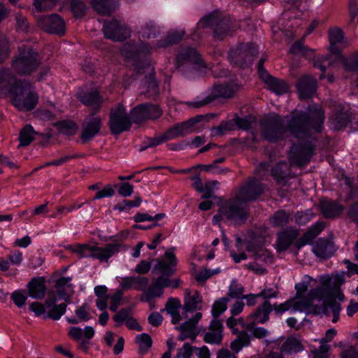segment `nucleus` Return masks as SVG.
<instances>
[{
	"instance_id": "nucleus-46",
	"label": "nucleus",
	"mask_w": 358,
	"mask_h": 358,
	"mask_svg": "<svg viewBox=\"0 0 358 358\" xmlns=\"http://www.w3.org/2000/svg\"><path fill=\"white\" fill-rule=\"evenodd\" d=\"M132 315V310L129 308H124L119 311L117 310L116 313L113 316V320L115 322V327H119L122 325V324H125L129 317Z\"/></svg>"
},
{
	"instance_id": "nucleus-49",
	"label": "nucleus",
	"mask_w": 358,
	"mask_h": 358,
	"mask_svg": "<svg viewBox=\"0 0 358 358\" xmlns=\"http://www.w3.org/2000/svg\"><path fill=\"white\" fill-rule=\"evenodd\" d=\"M246 250L248 252H253L255 258L257 260H262L265 262H271L272 255L268 250H265L262 248L254 249L250 245H247Z\"/></svg>"
},
{
	"instance_id": "nucleus-42",
	"label": "nucleus",
	"mask_w": 358,
	"mask_h": 358,
	"mask_svg": "<svg viewBox=\"0 0 358 358\" xmlns=\"http://www.w3.org/2000/svg\"><path fill=\"white\" fill-rule=\"evenodd\" d=\"M34 128L30 124H26L20 132V146L29 145L34 139Z\"/></svg>"
},
{
	"instance_id": "nucleus-55",
	"label": "nucleus",
	"mask_w": 358,
	"mask_h": 358,
	"mask_svg": "<svg viewBox=\"0 0 358 358\" xmlns=\"http://www.w3.org/2000/svg\"><path fill=\"white\" fill-rule=\"evenodd\" d=\"M90 310V306L85 303L76 310L75 313L80 322H87L92 318Z\"/></svg>"
},
{
	"instance_id": "nucleus-22",
	"label": "nucleus",
	"mask_w": 358,
	"mask_h": 358,
	"mask_svg": "<svg viewBox=\"0 0 358 358\" xmlns=\"http://www.w3.org/2000/svg\"><path fill=\"white\" fill-rule=\"evenodd\" d=\"M79 101L84 105L92 108L91 112L96 113L99 111L103 103V98L97 90L83 92L78 94Z\"/></svg>"
},
{
	"instance_id": "nucleus-62",
	"label": "nucleus",
	"mask_w": 358,
	"mask_h": 358,
	"mask_svg": "<svg viewBox=\"0 0 358 358\" xmlns=\"http://www.w3.org/2000/svg\"><path fill=\"white\" fill-rule=\"evenodd\" d=\"M16 29L18 31L27 32L29 28V23L27 17L20 13L15 15Z\"/></svg>"
},
{
	"instance_id": "nucleus-15",
	"label": "nucleus",
	"mask_w": 358,
	"mask_h": 358,
	"mask_svg": "<svg viewBox=\"0 0 358 358\" xmlns=\"http://www.w3.org/2000/svg\"><path fill=\"white\" fill-rule=\"evenodd\" d=\"M234 90L231 84L215 85L211 94L203 99L187 102L189 107L198 108L204 106L217 98H231L234 95Z\"/></svg>"
},
{
	"instance_id": "nucleus-12",
	"label": "nucleus",
	"mask_w": 358,
	"mask_h": 358,
	"mask_svg": "<svg viewBox=\"0 0 358 358\" xmlns=\"http://www.w3.org/2000/svg\"><path fill=\"white\" fill-rule=\"evenodd\" d=\"M103 32L105 38L117 42H122L131 36L129 27L116 19L104 20Z\"/></svg>"
},
{
	"instance_id": "nucleus-9",
	"label": "nucleus",
	"mask_w": 358,
	"mask_h": 358,
	"mask_svg": "<svg viewBox=\"0 0 358 358\" xmlns=\"http://www.w3.org/2000/svg\"><path fill=\"white\" fill-rule=\"evenodd\" d=\"M132 122L130 115H128L125 107L118 103L110 110L109 114L108 127L112 134H120L130 129Z\"/></svg>"
},
{
	"instance_id": "nucleus-60",
	"label": "nucleus",
	"mask_w": 358,
	"mask_h": 358,
	"mask_svg": "<svg viewBox=\"0 0 358 358\" xmlns=\"http://www.w3.org/2000/svg\"><path fill=\"white\" fill-rule=\"evenodd\" d=\"M330 57L331 56L328 55L322 57L321 59H317L314 62V66L322 71V74L320 76V79H323L324 78V73L326 71L327 66L331 64V62H329Z\"/></svg>"
},
{
	"instance_id": "nucleus-16",
	"label": "nucleus",
	"mask_w": 358,
	"mask_h": 358,
	"mask_svg": "<svg viewBox=\"0 0 358 358\" xmlns=\"http://www.w3.org/2000/svg\"><path fill=\"white\" fill-rule=\"evenodd\" d=\"M95 114L91 112L82 124L80 138L83 143L92 141L100 131L102 120L99 116H95Z\"/></svg>"
},
{
	"instance_id": "nucleus-28",
	"label": "nucleus",
	"mask_w": 358,
	"mask_h": 358,
	"mask_svg": "<svg viewBox=\"0 0 358 358\" xmlns=\"http://www.w3.org/2000/svg\"><path fill=\"white\" fill-rule=\"evenodd\" d=\"M29 296L33 299H42L44 298L47 287L43 277L34 278L27 285Z\"/></svg>"
},
{
	"instance_id": "nucleus-64",
	"label": "nucleus",
	"mask_w": 358,
	"mask_h": 358,
	"mask_svg": "<svg viewBox=\"0 0 358 358\" xmlns=\"http://www.w3.org/2000/svg\"><path fill=\"white\" fill-rule=\"evenodd\" d=\"M344 67L347 71H358V53L345 59Z\"/></svg>"
},
{
	"instance_id": "nucleus-1",
	"label": "nucleus",
	"mask_w": 358,
	"mask_h": 358,
	"mask_svg": "<svg viewBox=\"0 0 358 358\" xmlns=\"http://www.w3.org/2000/svg\"><path fill=\"white\" fill-rule=\"evenodd\" d=\"M325 116L323 110L317 106H309L308 112L293 111L283 119L280 115H271L260 122L261 134L270 143L285 139L289 131L298 139L310 137L312 130L321 133Z\"/></svg>"
},
{
	"instance_id": "nucleus-48",
	"label": "nucleus",
	"mask_w": 358,
	"mask_h": 358,
	"mask_svg": "<svg viewBox=\"0 0 358 358\" xmlns=\"http://www.w3.org/2000/svg\"><path fill=\"white\" fill-rule=\"evenodd\" d=\"M57 127L61 134L67 136L74 135L78 130L77 124L74 122L69 120H64L58 122Z\"/></svg>"
},
{
	"instance_id": "nucleus-45",
	"label": "nucleus",
	"mask_w": 358,
	"mask_h": 358,
	"mask_svg": "<svg viewBox=\"0 0 358 358\" xmlns=\"http://www.w3.org/2000/svg\"><path fill=\"white\" fill-rule=\"evenodd\" d=\"M229 301V297H222L214 302L211 310L213 318L218 319V317L227 310Z\"/></svg>"
},
{
	"instance_id": "nucleus-23",
	"label": "nucleus",
	"mask_w": 358,
	"mask_h": 358,
	"mask_svg": "<svg viewBox=\"0 0 358 358\" xmlns=\"http://www.w3.org/2000/svg\"><path fill=\"white\" fill-rule=\"evenodd\" d=\"M312 250L317 257L326 259L333 256L336 249L331 241L320 238L313 244Z\"/></svg>"
},
{
	"instance_id": "nucleus-63",
	"label": "nucleus",
	"mask_w": 358,
	"mask_h": 358,
	"mask_svg": "<svg viewBox=\"0 0 358 358\" xmlns=\"http://www.w3.org/2000/svg\"><path fill=\"white\" fill-rule=\"evenodd\" d=\"M219 184L217 180H210L205 183L204 191L202 192V199H209L214 197V188Z\"/></svg>"
},
{
	"instance_id": "nucleus-19",
	"label": "nucleus",
	"mask_w": 358,
	"mask_h": 358,
	"mask_svg": "<svg viewBox=\"0 0 358 358\" xmlns=\"http://www.w3.org/2000/svg\"><path fill=\"white\" fill-rule=\"evenodd\" d=\"M299 98L306 100L313 97L317 90V81L310 76L300 78L296 84Z\"/></svg>"
},
{
	"instance_id": "nucleus-26",
	"label": "nucleus",
	"mask_w": 358,
	"mask_h": 358,
	"mask_svg": "<svg viewBox=\"0 0 358 358\" xmlns=\"http://www.w3.org/2000/svg\"><path fill=\"white\" fill-rule=\"evenodd\" d=\"M319 207L322 215L325 218H332L338 216L343 210V206L336 201L326 198L320 199Z\"/></svg>"
},
{
	"instance_id": "nucleus-6",
	"label": "nucleus",
	"mask_w": 358,
	"mask_h": 358,
	"mask_svg": "<svg viewBox=\"0 0 358 358\" xmlns=\"http://www.w3.org/2000/svg\"><path fill=\"white\" fill-rule=\"evenodd\" d=\"M210 27H214V37L218 40H223L236 29V26L229 17H220L217 12L203 17L196 24L197 29Z\"/></svg>"
},
{
	"instance_id": "nucleus-3",
	"label": "nucleus",
	"mask_w": 358,
	"mask_h": 358,
	"mask_svg": "<svg viewBox=\"0 0 358 358\" xmlns=\"http://www.w3.org/2000/svg\"><path fill=\"white\" fill-rule=\"evenodd\" d=\"M13 104L20 110L31 111L38 102L34 85L27 80H20L10 89Z\"/></svg>"
},
{
	"instance_id": "nucleus-43",
	"label": "nucleus",
	"mask_w": 358,
	"mask_h": 358,
	"mask_svg": "<svg viewBox=\"0 0 358 358\" xmlns=\"http://www.w3.org/2000/svg\"><path fill=\"white\" fill-rule=\"evenodd\" d=\"M136 342L139 345L138 353L140 355L146 354L152 345V338L146 333L136 336Z\"/></svg>"
},
{
	"instance_id": "nucleus-40",
	"label": "nucleus",
	"mask_w": 358,
	"mask_h": 358,
	"mask_svg": "<svg viewBox=\"0 0 358 358\" xmlns=\"http://www.w3.org/2000/svg\"><path fill=\"white\" fill-rule=\"evenodd\" d=\"M330 121L335 129L339 130L345 128L348 125L350 122V117L348 112L338 110L331 117Z\"/></svg>"
},
{
	"instance_id": "nucleus-32",
	"label": "nucleus",
	"mask_w": 358,
	"mask_h": 358,
	"mask_svg": "<svg viewBox=\"0 0 358 358\" xmlns=\"http://www.w3.org/2000/svg\"><path fill=\"white\" fill-rule=\"evenodd\" d=\"M341 305L334 299H327L322 303L323 313L327 316L333 315L332 322H337L340 317Z\"/></svg>"
},
{
	"instance_id": "nucleus-51",
	"label": "nucleus",
	"mask_w": 358,
	"mask_h": 358,
	"mask_svg": "<svg viewBox=\"0 0 358 358\" xmlns=\"http://www.w3.org/2000/svg\"><path fill=\"white\" fill-rule=\"evenodd\" d=\"M235 129L234 121H222L220 124L213 129V134L215 136H223L227 131Z\"/></svg>"
},
{
	"instance_id": "nucleus-50",
	"label": "nucleus",
	"mask_w": 358,
	"mask_h": 358,
	"mask_svg": "<svg viewBox=\"0 0 358 358\" xmlns=\"http://www.w3.org/2000/svg\"><path fill=\"white\" fill-rule=\"evenodd\" d=\"M244 287L239 285L236 279H233L229 287L228 296L232 299H240L243 296Z\"/></svg>"
},
{
	"instance_id": "nucleus-10",
	"label": "nucleus",
	"mask_w": 358,
	"mask_h": 358,
	"mask_svg": "<svg viewBox=\"0 0 358 358\" xmlns=\"http://www.w3.org/2000/svg\"><path fill=\"white\" fill-rule=\"evenodd\" d=\"M162 113L163 111L158 105L144 103L133 108L129 115L132 123L140 124L148 120H157Z\"/></svg>"
},
{
	"instance_id": "nucleus-38",
	"label": "nucleus",
	"mask_w": 358,
	"mask_h": 358,
	"mask_svg": "<svg viewBox=\"0 0 358 358\" xmlns=\"http://www.w3.org/2000/svg\"><path fill=\"white\" fill-rule=\"evenodd\" d=\"M15 76L8 69L0 70V94L8 90L16 83Z\"/></svg>"
},
{
	"instance_id": "nucleus-37",
	"label": "nucleus",
	"mask_w": 358,
	"mask_h": 358,
	"mask_svg": "<svg viewBox=\"0 0 358 358\" xmlns=\"http://www.w3.org/2000/svg\"><path fill=\"white\" fill-rule=\"evenodd\" d=\"M344 38L343 31L337 27L331 28L329 31V39L330 42L329 51L334 55H339L340 50L336 46L341 43Z\"/></svg>"
},
{
	"instance_id": "nucleus-31",
	"label": "nucleus",
	"mask_w": 358,
	"mask_h": 358,
	"mask_svg": "<svg viewBox=\"0 0 358 358\" xmlns=\"http://www.w3.org/2000/svg\"><path fill=\"white\" fill-rule=\"evenodd\" d=\"M117 0H92L94 10L100 15H110L116 9Z\"/></svg>"
},
{
	"instance_id": "nucleus-41",
	"label": "nucleus",
	"mask_w": 358,
	"mask_h": 358,
	"mask_svg": "<svg viewBox=\"0 0 358 358\" xmlns=\"http://www.w3.org/2000/svg\"><path fill=\"white\" fill-rule=\"evenodd\" d=\"M66 6L76 18L83 17L85 15L87 7L80 0H67Z\"/></svg>"
},
{
	"instance_id": "nucleus-27",
	"label": "nucleus",
	"mask_w": 358,
	"mask_h": 358,
	"mask_svg": "<svg viewBox=\"0 0 358 358\" xmlns=\"http://www.w3.org/2000/svg\"><path fill=\"white\" fill-rule=\"evenodd\" d=\"M299 236V231L294 228H287L278 234L277 250L282 252L286 250Z\"/></svg>"
},
{
	"instance_id": "nucleus-21",
	"label": "nucleus",
	"mask_w": 358,
	"mask_h": 358,
	"mask_svg": "<svg viewBox=\"0 0 358 358\" xmlns=\"http://www.w3.org/2000/svg\"><path fill=\"white\" fill-rule=\"evenodd\" d=\"M208 329L209 331L204 334L203 341L209 344L220 345L223 338L222 320L213 318L210 323Z\"/></svg>"
},
{
	"instance_id": "nucleus-47",
	"label": "nucleus",
	"mask_w": 358,
	"mask_h": 358,
	"mask_svg": "<svg viewBox=\"0 0 358 358\" xmlns=\"http://www.w3.org/2000/svg\"><path fill=\"white\" fill-rule=\"evenodd\" d=\"M141 202L142 199L140 196H136L134 199L131 201L124 199L122 202L115 204L113 207V210L122 212L134 207H138Z\"/></svg>"
},
{
	"instance_id": "nucleus-13",
	"label": "nucleus",
	"mask_w": 358,
	"mask_h": 358,
	"mask_svg": "<svg viewBox=\"0 0 358 358\" xmlns=\"http://www.w3.org/2000/svg\"><path fill=\"white\" fill-rule=\"evenodd\" d=\"M203 119V115H196L181 123L174 124L163 133L165 141H168L179 137H184L195 131L196 124Z\"/></svg>"
},
{
	"instance_id": "nucleus-61",
	"label": "nucleus",
	"mask_w": 358,
	"mask_h": 358,
	"mask_svg": "<svg viewBox=\"0 0 358 358\" xmlns=\"http://www.w3.org/2000/svg\"><path fill=\"white\" fill-rule=\"evenodd\" d=\"M292 299H289L280 304H278L277 303H275L272 306V310H273L275 315H281L285 312L290 310L292 308Z\"/></svg>"
},
{
	"instance_id": "nucleus-58",
	"label": "nucleus",
	"mask_w": 358,
	"mask_h": 358,
	"mask_svg": "<svg viewBox=\"0 0 358 358\" xmlns=\"http://www.w3.org/2000/svg\"><path fill=\"white\" fill-rule=\"evenodd\" d=\"M176 329L178 331H182L189 333L192 335L193 341H194L198 335L196 330V325L189 319L182 323L181 325L176 327Z\"/></svg>"
},
{
	"instance_id": "nucleus-2",
	"label": "nucleus",
	"mask_w": 358,
	"mask_h": 358,
	"mask_svg": "<svg viewBox=\"0 0 358 358\" xmlns=\"http://www.w3.org/2000/svg\"><path fill=\"white\" fill-rule=\"evenodd\" d=\"M113 243L106 244L104 247L95 245L78 244L73 251L78 255L80 259L92 258L100 262H108L114 255L118 253L124 248L122 235H117L110 238Z\"/></svg>"
},
{
	"instance_id": "nucleus-34",
	"label": "nucleus",
	"mask_w": 358,
	"mask_h": 358,
	"mask_svg": "<svg viewBox=\"0 0 358 358\" xmlns=\"http://www.w3.org/2000/svg\"><path fill=\"white\" fill-rule=\"evenodd\" d=\"M185 34L184 30H173L169 31L166 38L159 41L157 43V48H166L170 45L179 43Z\"/></svg>"
},
{
	"instance_id": "nucleus-54",
	"label": "nucleus",
	"mask_w": 358,
	"mask_h": 358,
	"mask_svg": "<svg viewBox=\"0 0 358 358\" xmlns=\"http://www.w3.org/2000/svg\"><path fill=\"white\" fill-rule=\"evenodd\" d=\"M166 142L163 134L162 135L155 136L153 138H146L143 142V146L140 148V151H143L149 148H154Z\"/></svg>"
},
{
	"instance_id": "nucleus-18",
	"label": "nucleus",
	"mask_w": 358,
	"mask_h": 358,
	"mask_svg": "<svg viewBox=\"0 0 358 358\" xmlns=\"http://www.w3.org/2000/svg\"><path fill=\"white\" fill-rule=\"evenodd\" d=\"M173 249L165 252L162 259L159 260L155 266V269L159 271L162 275L171 277L176 272L178 260L176 255L172 251Z\"/></svg>"
},
{
	"instance_id": "nucleus-29",
	"label": "nucleus",
	"mask_w": 358,
	"mask_h": 358,
	"mask_svg": "<svg viewBox=\"0 0 358 358\" xmlns=\"http://www.w3.org/2000/svg\"><path fill=\"white\" fill-rule=\"evenodd\" d=\"M272 311V305L269 301H264L259 305L250 317L253 319V323L264 324L269 320V315Z\"/></svg>"
},
{
	"instance_id": "nucleus-4",
	"label": "nucleus",
	"mask_w": 358,
	"mask_h": 358,
	"mask_svg": "<svg viewBox=\"0 0 358 358\" xmlns=\"http://www.w3.org/2000/svg\"><path fill=\"white\" fill-rule=\"evenodd\" d=\"M176 67L187 78H192L194 71H203L207 66L196 49L192 47H181L176 56Z\"/></svg>"
},
{
	"instance_id": "nucleus-57",
	"label": "nucleus",
	"mask_w": 358,
	"mask_h": 358,
	"mask_svg": "<svg viewBox=\"0 0 358 358\" xmlns=\"http://www.w3.org/2000/svg\"><path fill=\"white\" fill-rule=\"evenodd\" d=\"M29 310L34 312L36 317L43 316L45 319V315L47 313L48 309L46 307V300L45 302H33L29 306Z\"/></svg>"
},
{
	"instance_id": "nucleus-14",
	"label": "nucleus",
	"mask_w": 358,
	"mask_h": 358,
	"mask_svg": "<svg viewBox=\"0 0 358 358\" xmlns=\"http://www.w3.org/2000/svg\"><path fill=\"white\" fill-rule=\"evenodd\" d=\"M37 23L43 31L48 34L64 36L66 31V24L58 14L41 15L37 18Z\"/></svg>"
},
{
	"instance_id": "nucleus-25",
	"label": "nucleus",
	"mask_w": 358,
	"mask_h": 358,
	"mask_svg": "<svg viewBox=\"0 0 358 358\" xmlns=\"http://www.w3.org/2000/svg\"><path fill=\"white\" fill-rule=\"evenodd\" d=\"M149 284V279L143 276H131L122 278L120 285L124 290L134 289L138 291L146 292Z\"/></svg>"
},
{
	"instance_id": "nucleus-39",
	"label": "nucleus",
	"mask_w": 358,
	"mask_h": 358,
	"mask_svg": "<svg viewBox=\"0 0 358 358\" xmlns=\"http://www.w3.org/2000/svg\"><path fill=\"white\" fill-rule=\"evenodd\" d=\"M303 350V346L299 341L293 337H289L283 343L280 348V355H292L297 353Z\"/></svg>"
},
{
	"instance_id": "nucleus-36",
	"label": "nucleus",
	"mask_w": 358,
	"mask_h": 358,
	"mask_svg": "<svg viewBox=\"0 0 358 358\" xmlns=\"http://www.w3.org/2000/svg\"><path fill=\"white\" fill-rule=\"evenodd\" d=\"M202 303L201 296L198 291H195L193 295H190L188 290L186 291L184 301V309L187 312H193L201 308Z\"/></svg>"
},
{
	"instance_id": "nucleus-5",
	"label": "nucleus",
	"mask_w": 358,
	"mask_h": 358,
	"mask_svg": "<svg viewBox=\"0 0 358 358\" xmlns=\"http://www.w3.org/2000/svg\"><path fill=\"white\" fill-rule=\"evenodd\" d=\"M41 64L39 55L29 46L19 48V54L11 62L13 70L18 75L28 76L36 71Z\"/></svg>"
},
{
	"instance_id": "nucleus-35",
	"label": "nucleus",
	"mask_w": 358,
	"mask_h": 358,
	"mask_svg": "<svg viewBox=\"0 0 358 358\" xmlns=\"http://www.w3.org/2000/svg\"><path fill=\"white\" fill-rule=\"evenodd\" d=\"M143 85L146 90L143 92L148 99H155L159 94L158 83L154 75L146 76L144 78Z\"/></svg>"
},
{
	"instance_id": "nucleus-44",
	"label": "nucleus",
	"mask_w": 358,
	"mask_h": 358,
	"mask_svg": "<svg viewBox=\"0 0 358 358\" xmlns=\"http://www.w3.org/2000/svg\"><path fill=\"white\" fill-rule=\"evenodd\" d=\"M290 220V215L284 210H278L271 217L273 226L280 227L287 225Z\"/></svg>"
},
{
	"instance_id": "nucleus-33",
	"label": "nucleus",
	"mask_w": 358,
	"mask_h": 358,
	"mask_svg": "<svg viewBox=\"0 0 358 358\" xmlns=\"http://www.w3.org/2000/svg\"><path fill=\"white\" fill-rule=\"evenodd\" d=\"M289 173V166L287 162H280L271 169V176L277 183L285 185Z\"/></svg>"
},
{
	"instance_id": "nucleus-30",
	"label": "nucleus",
	"mask_w": 358,
	"mask_h": 358,
	"mask_svg": "<svg viewBox=\"0 0 358 358\" xmlns=\"http://www.w3.org/2000/svg\"><path fill=\"white\" fill-rule=\"evenodd\" d=\"M262 81L268 86L270 91L277 95L285 94L289 91V85L285 80L273 77L271 74Z\"/></svg>"
},
{
	"instance_id": "nucleus-20",
	"label": "nucleus",
	"mask_w": 358,
	"mask_h": 358,
	"mask_svg": "<svg viewBox=\"0 0 358 358\" xmlns=\"http://www.w3.org/2000/svg\"><path fill=\"white\" fill-rule=\"evenodd\" d=\"M169 287V277L161 275L148 287L142 301H149L154 297H160L164 293V289Z\"/></svg>"
},
{
	"instance_id": "nucleus-24",
	"label": "nucleus",
	"mask_w": 358,
	"mask_h": 358,
	"mask_svg": "<svg viewBox=\"0 0 358 358\" xmlns=\"http://www.w3.org/2000/svg\"><path fill=\"white\" fill-rule=\"evenodd\" d=\"M57 299L55 296L46 299L47 313L45 315V319H52L53 320H59L66 311L67 303H62L56 304Z\"/></svg>"
},
{
	"instance_id": "nucleus-56",
	"label": "nucleus",
	"mask_w": 358,
	"mask_h": 358,
	"mask_svg": "<svg viewBox=\"0 0 358 358\" xmlns=\"http://www.w3.org/2000/svg\"><path fill=\"white\" fill-rule=\"evenodd\" d=\"M59 0H34L35 8L39 11H46L56 6Z\"/></svg>"
},
{
	"instance_id": "nucleus-53",
	"label": "nucleus",
	"mask_w": 358,
	"mask_h": 358,
	"mask_svg": "<svg viewBox=\"0 0 358 358\" xmlns=\"http://www.w3.org/2000/svg\"><path fill=\"white\" fill-rule=\"evenodd\" d=\"M325 224L322 222L315 223L308 231L305 233V238L309 241L313 240L324 229Z\"/></svg>"
},
{
	"instance_id": "nucleus-8",
	"label": "nucleus",
	"mask_w": 358,
	"mask_h": 358,
	"mask_svg": "<svg viewBox=\"0 0 358 358\" xmlns=\"http://www.w3.org/2000/svg\"><path fill=\"white\" fill-rule=\"evenodd\" d=\"M258 53V48L255 43H241L236 48L230 50L229 58L231 64L244 68L252 64Z\"/></svg>"
},
{
	"instance_id": "nucleus-17",
	"label": "nucleus",
	"mask_w": 358,
	"mask_h": 358,
	"mask_svg": "<svg viewBox=\"0 0 358 358\" xmlns=\"http://www.w3.org/2000/svg\"><path fill=\"white\" fill-rule=\"evenodd\" d=\"M264 191V185L258 180L252 178L240 188L236 196L246 203L257 200Z\"/></svg>"
},
{
	"instance_id": "nucleus-52",
	"label": "nucleus",
	"mask_w": 358,
	"mask_h": 358,
	"mask_svg": "<svg viewBox=\"0 0 358 358\" xmlns=\"http://www.w3.org/2000/svg\"><path fill=\"white\" fill-rule=\"evenodd\" d=\"M315 216V214L310 209L305 211H298L295 214V222L299 225H306Z\"/></svg>"
},
{
	"instance_id": "nucleus-7",
	"label": "nucleus",
	"mask_w": 358,
	"mask_h": 358,
	"mask_svg": "<svg viewBox=\"0 0 358 358\" xmlns=\"http://www.w3.org/2000/svg\"><path fill=\"white\" fill-rule=\"evenodd\" d=\"M220 212L225 219L234 222L237 225L245 223L250 216L248 207L236 195L221 205Z\"/></svg>"
},
{
	"instance_id": "nucleus-59",
	"label": "nucleus",
	"mask_w": 358,
	"mask_h": 358,
	"mask_svg": "<svg viewBox=\"0 0 358 358\" xmlns=\"http://www.w3.org/2000/svg\"><path fill=\"white\" fill-rule=\"evenodd\" d=\"M196 347L192 346L189 343H186L183 346L178 349L176 358H191L193 352L196 351Z\"/></svg>"
},
{
	"instance_id": "nucleus-11",
	"label": "nucleus",
	"mask_w": 358,
	"mask_h": 358,
	"mask_svg": "<svg viewBox=\"0 0 358 358\" xmlns=\"http://www.w3.org/2000/svg\"><path fill=\"white\" fill-rule=\"evenodd\" d=\"M315 150V145L312 141H300L292 146L289 159L292 164L298 166H303L310 162Z\"/></svg>"
}]
</instances>
